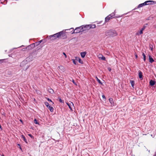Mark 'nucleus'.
Instances as JSON below:
<instances>
[{"instance_id":"30","label":"nucleus","mask_w":156,"mask_h":156,"mask_svg":"<svg viewBox=\"0 0 156 156\" xmlns=\"http://www.w3.org/2000/svg\"><path fill=\"white\" fill-rule=\"evenodd\" d=\"M142 55L144 57V61H145L146 60V56L144 53H143Z\"/></svg>"},{"instance_id":"5","label":"nucleus","mask_w":156,"mask_h":156,"mask_svg":"<svg viewBox=\"0 0 156 156\" xmlns=\"http://www.w3.org/2000/svg\"><path fill=\"white\" fill-rule=\"evenodd\" d=\"M56 35V37L57 38L59 37L60 36H61L62 35V36H65V37H66L65 34L64 33L63 31H61L58 33L55 34Z\"/></svg>"},{"instance_id":"17","label":"nucleus","mask_w":156,"mask_h":156,"mask_svg":"<svg viewBox=\"0 0 156 156\" xmlns=\"http://www.w3.org/2000/svg\"><path fill=\"white\" fill-rule=\"evenodd\" d=\"M72 60L73 61V63L75 65H76L77 63V61H78V59H77V57H76V59H72Z\"/></svg>"},{"instance_id":"13","label":"nucleus","mask_w":156,"mask_h":156,"mask_svg":"<svg viewBox=\"0 0 156 156\" xmlns=\"http://www.w3.org/2000/svg\"><path fill=\"white\" fill-rule=\"evenodd\" d=\"M99 57L100 58H101V60H105L106 58H105L104 57L103 55H99Z\"/></svg>"},{"instance_id":"23","label":"nucleus","mask_w":156,"mask_h":156,"mask_svg":"<svg viewBox=\"0 0 156 156\" xmlns=\"http://www.w3.org/2000/svg\"><path fill=\"white\" fill-rule=\"evenodd\" d=\"M147 24H146L144 25L143 27L141 28V30H142V31H143L147 27Z\"/></svg>"},{"instance_id":"21","label":"nucleus","mask_w":156,"mask_h":156,"mask_svg":"<svg viewBox=\"0 0 156 156\" xmlns=\"http://www.w3.org/2000/svg\"><path fill=\"white\" fill-rule=\"evenodd\" d=\"M89 26L90 28H94L96 27V25L95 24H90L89 25Z\"/></svg>"},{"instance_id":"9","label":"nucleus","mask_w":156,"mask_h":156,"mask_svg":"<svg viewBox=\"0 0 156 156\" xmlns=\"http://www.w3.org/2000/svg\"><path fill=\"white\" fill-rule=\"evenodd\" d=\"M112 17L110 16L109 15L107 17L105 18V22H107L109 21V20L111 19Z\"/></svg>"},{"instance_id":"47","label":"nucleus","mask_w":156,"mask_h":156,"mask_svg":"<svg viewBox=\"0 0 156 156\" xmlns=\"http://www.w3.org/2000/svg\"><path fill=\"white\" fill-rule=\"evenodd\" d=\"M154 27L156 28V24L154 25Z\"/></svg>"},{"instance_id":"4","label":"nucleus","mask_w":156,"mask_h":156,"mask_svg":"<svg viewBox=\"0 0 156 156\" xmlns=\"http://www.w3.org/2000/svg\"><path fill=\"white\" fill-rule=\"evenodd\" d=\"M82 27L81 26L76 28L73 31V33H77L83 31Z\"/></svg>"},{"instance_id":"25","label":"nucleus","mask_w":156,"mask_h":156,"mask_svg":"<svg viewBox=\"0 0 156 156\" xmlns=\"http://www.w3.org/2000/svg\"><path fill=\"white\" fill-rule=\"evenodd\" d=\"M77 59H78V62L80 63L81 64L83 63V62L80 58H77Z\"/></svg>"},{"instance_id":"44","label":"nucleus","mask_w":156,"mask_h":156,"mask_svg":"<svg viewBox=\"0 0 156 156\" xmlns=\"http://www.w3.org/2000/svg\"><path fill=\"white\" fill-rule=\"evenodd\" d=\"M42 40H41L39 42V43H41V42H42Z\"/></svg>"},{"instance_id":"11","label":"nucleus","mask_w":156,"mask_h":156,"mask_svg":"<svg viewBox=\"0 0 156 156\" xmlns=\"http://www.w3.org/2000/svg\"><path fill=\"white\" fill-rule=\"evenodd\" d=\"M138 73H139V76L140 79V80H142L143 79L142 72L140 70H139L138 71Z\"/></svg>"},{"instance_id":"36","label":"nucleus","mask_w":156,"mask_h":156,"mask_svg":"<svg viewBox=\"0 0 156 156\" xmlns=\"http://www.w3.org/2000/svg\"><path fill=\"white\" fill-rule=\"evenodd\" d=\"M63 54L65 56V58H66L67 57V56H66V54L65 52H63Z\"/></svg>"},{"instance_id":"16","label":"nucleus","mask_w":156,"mask_h":156,"mask_svg":"<svg viewBox=\"0 0 156 156\" xmlns=\"http://www.w3.org/2000/svg\"><path fill=\"white\" fill-rule=\"evenodd\" d=\"M155 81L152 80H151L150 81V84L151 86H153L155 84Z\"/></svg>"},{"instance_id":"26","label":"nucleus","mask_w":156,"mask_h":156,"mask_svg":"<svg viewBox=\"0 0 156 156\" xmlns=\"http://www.w3.org/2000/svg\"><path fill=\"white\" fill-rule=\"evenodd\" d=\"M130 83L132 87H133L134 86V82L133 81H130Z\"/></svg>"},{"instance_id":"22","label":"nucleus","mask_w":156,"mask_h":156,"mask_svg":"<svg viewBox=\"0 0 156 156\" xmlns=\"http://www.w3.org/2000/svg\"><path fill=\"white\" fill-rule=\"evenodd\" d=\"M48 108L50 110V111L51 112H52L53 111L54 109L52 107L49 106V107H48Z\"/></svg>"},{"instance_id":"34","label":"nucleus","mask_w":156,"mask_h":156,"mask_svg":"<svg viewBox=\"0 0 156 156\" xmlns=\"http://www.w3.org/2000/svg\"><path fill=\"white\" fill-rule=\"evenodd\" d=\"M59 101L61 102V103H63V101H62V99H61V98H60L59 99Z\"/></svg>"},{"instance_id":"35","label":"nucleus","mask_w":156,"mask_h":156,"mask_svg":"<svg viewBox=\"0 0 156 156\" xmlns=\"http://www.w3.org/2000/svg\"><path fill=\"white\" fill-rule=\"evenodd\" d=\"M72 82H73V83L75 84V85H76V83H75V82L74 80H72Z\"/></svg>"},{"instance_id":"24","label":"nucleus","mask_w":156,"mask_h":156,"mask_svg":"<svg viewBox=\"0 0 156 156\" xmlns=\"http://www.w3.org/2000/svg\"><path fill=\"white\" fill-rule=\"evenodd\" d=\"M95 78L97 80L98 82V83L102 85V83L101 82L99 79H98V77L97 76H96Z\"/></svg>"},{"instance_id":"38","label":"nucleus","mask_w":156,"mask_h":156,"mask_svg":"<svg viewBox=\"0 0 156 156\" xmlns=\"http://www.w3.org/2000/svg\"><path fill=\"white\" fill-rule=\"evenodd\" d=\"M28 135H29V136H30V137H33V136H32V135H31V134H29Z\"/></svg>"},{"instance_id":"51","label":"nucleus","mask_w":156,"mask_h":156,"mask_svg":"<svg viewBox=\"0 0 156 156\" xmlns=\"http://www.w3.org/2000/svg\"><path fill=\"white\" fill-rule=\"evenodd\" d=\"M2 156H4V155H2Z\"/></svg>"},{"instance_id":"6","label":"nucleus","mask_w":156,"mask_h":156,"mask_svg":"<svg viewBox=\"0 0 156 156\" xmlns=\"http://www.w3.org/2000/svg\"><path fill=\"white\" fill-rule=\"evenodd\" d=\"M81 27L83 28H82V29L83 30V31H85L86 30H88L90 29V27H89V25H82L81 26Z\"/></svg>"},{"instance_id":"12","label":"nucleus","mask_w":156,"mask_h":156,"mask_svg":"<svg viewBox=\"0 0 156 156\" xmlns=\"http://www.w3.org/2000/svg\"><path fill=\"white\" fill-rule=\"evenodd\" d=\"M143 33V31L141 30L140 31H139L136 34V35L139 36L140 35L142 34Z\"/></svg>"},{"instance_id":"18","label":"nucleus","mask_w":156,"mask_h":156,"mask_svg":"<svg viewBox=\"0 0 156 156\" xmlns=\"http://www.w3.org/2000/svg\"><path fill=\"white\" fill-rule=\"evenodd\" d=\"M7 2V0H1V3L2 4H5Z\"/></svg>"},{"instance_id":"8","label":"nucleus","mask_w":156,"mask_h":156,"mask_svg":"<svg viewBox=\"0 0 156 156\" xmlns=\"http://www.w3.org/2000/svg\"><path fill=\"white\" fill-rule=\"evenodd\" d=\"M49 37L51 40H54L56 39V38H57V37H56V34H55L53 35L50 36Z\"/></svg>"},{"instance_id":"40","label":"nucleus","mask_w":156,"mask_h":156,"mask_svg":"<svg viewBox=\"0 0 156 156\" xmlns=\"http://www.w3.org/2000/svg\"><path fill=\"white\" fill-rule=\"evenodd\" d=\"M24 63V62H22V63L21 64V66L23 65V64Z\"/></svg>"},{"instance_id":"45","label":"nucleus","mask_w":156,"mask_h":156,"mask_svg":"<svg viewBox=\"0 0 156 156\" xmlns=\"http://www.w3.org/2000/svg\"><path fill=\"white\" fill-rule=\"evenodd\" d=\"M136 58H137V55H136Z\"/></svg>"},{"instance_id":"27","label":"nucleus","mask_w":156,"mask_h":156,"mask_svg":"<svg viewBox=\"0 0 156 156\" xmlns=\"http://www.w3.org/2000/svg\"><path fill=\"white\" fill-rule=\"evenodd\" d=\"M110 16H111L112 18L114 17V16H115V12H112L111 14L109 15Z\"/></svg>"},{"instance_id":"46","label":"nucleus","mask_w":156,"mask_h":156,"mask_svg":"<svg viewBox=\"0 0 156 156\" xmlns=\"http://www.w3.org/2000/svg\"><path fill=\"white\" fill-rule=\"evenodd\" d=\"M154 156H156V152L155 153L154 155Z\"/></svg>"},{"instance_id":"50","label":"nucleus","mask_w":156,"mask_h":156,"mask_svg":"<svg viewBox=\"0 0 156 156\" xmlns=\"http://www.w3.org/2000/svg\"><path fill=\"white\" fill-rule=\"evenodd\" d=\"M152 49H153V48H151V50H152Z\"/></svg>"},{"instance_id":"43","label":"nucleus","mask_w":156,"mask_h":156,"mask_svg":"<svg viewBox=\"0 0 156 156\" xmlns=\"http://www.w3.org/2000/svg\"><path fill=\"white\" fill-rule=\"evenodd\" d=\"M28 67L29 66H27V68L26 69V70L28 68Z\"/></svg>"},{"instance_id":"10","label":"nucleus","mask_w":156,"mask_h":156,"mask_svg":"<svg viewBox=\"0 0 156 156\" xmlns=\"http://www.w3.org/2000/svg\"><path fill=\"white\" fill-rule=\"evenodd\" d=\"M34 44H32L29 45H28L27 47V48H28V49H32V48H33L34 47Z\"/></svg>"},{"instance_id":"14","label":"nucleus","mask_w":156,"mask_h":156,"mask_svg":"<svg viewBox=\"0 0 156 156\" xmlns=\"http://www.w3.org/2000/svg\"><path fill=\"white\" fill-rule=\"evenodd\" d=\"M149 62L151 63H152L154 61V60L150 55H149Z\"/></svg>"},{"instance_id":"42","label":"nucleus","mask_w":156,"mask_h":156,"mask_svg":"<svg viewBox=\"0 0 156 156\" xmlns=\"http://www.w3.org/2000/svg\"><path fill=\"white\" fill-rule=\"evenodd\" d=\"M2 60H0V62H2Z\"/></svg>"},{"instance_id":"1","label":"nucleus","mask_w":156,"mask_h":156,"mask_svg":"<svg viewBox=\"0 0 156 156\" xmlns=\"http://www.w3.org/2000/svg\"><path fill=\"white\" fill-rule=\"evenodd\" d=\"M117 33L116 30L110 29L107 30L105 32V35L108 37H113L117 36Z\"/></svg>"},{"instance_id":"3","label":"nucleus","mask_w":156,"mask_h":156,"mask_svg":"<svg viewBox=\"0 0 156 156\" xmlns=\"http://www.w3.org/2000/svg\"><path fill=\"white\" fill-rule=\"evenodd\" d=\"M36 55V54L34 52H32L30 54L29 56L26 59L27 60H32L34 58H35Z\"/></svg>"},{"instance_id":"29","label":"nucleus","mask_w":156,"mask_h":156,"mask_svg":"<svg viewBox=\"0 0 156 156\" xmlns=\"http://www.w3.org/2000/svg\"><path fill=\"white\" fill-rule=\"evenodd\" d=\"M109 102L112 104V102H113V99L112 98H110L109 99Z\"/></svg>"},{"instance_id":"31","label":"nucleus","mask_w":156,"mask_h":156,"mask_svg":"<svg viewBox=\"0 0 156 156\" xmlns=\"http://www.w3.org/2000/svg\"><path fill=\"white\" fill-rule=\"evenodd\" d=\"M34 123L36 124H38V123L37 122V121L36 119H35L34 120Z\"/></svg>"},{"instance_id":"52","label":"nucleus","mask_w":156,"mask_h":156,"mask_svg":"<svg viewBox=\"0 0 156 156\" xmlns=\"http://www.w3.org/2000/svg\"><path fill=\"white\" fill-rule=\"evenodd\" d=\"M23 46V45L21 46V47H22Z\"/></svg>"},{"instance_id":"7","label":"nucleus","mask_w":156,"mask_h":156,"mask_svg":"<svg viewBox=\"0 0 156 156\" xmlns=\"http://www.w3.org/2000/svg\"><path fill=\"white\" fill-rule=\"evenodd\" d=\"M66 104L68 106L69 108L71 110H72V107L74 106V104L72 102H70V103L66 102Z\"/></svg>"},{"instance_id":"15","label":"nucleus","mask_w":156,"mask_h":156,"mask_svg":"<svg viewBox=\"0 0 156 156\" xmlns=\"http://www.w3.org/2000/svg\"><path fill=\"white\" fill-rule=\"evenodd\" d=\"M86 54V51L82 52L80 53V55L81 57L82 58H84Z\"/></svg>"},{"instance_id":"32","label":"nucleus","mask_w":156,"mask_h":156,"mask_svg":"<svg viewBox=\"0 0 156 156\" xmlns=\"http://www.w3.org/2000/svg\"><path fill=\"white\" fill-rule=\"evenodd\" d=\"M58 68L59 69H63V67L62 66H59Z\"/></svg>"},{"instance_id":"20","label":"nucleus","mask_w":156,"mask_h":156,"mask_svg":"<svg viewBox=\"0 0 156 156\" xmlns=\"http://www.w3.org/2000/svg\"><path fill=\"white\" fill-rule=\"evenodd\" d=\"M48 91L51 94H52L54 93V90H53V89H52L51 88L48 89Z\"/></svg>"},{"instance_id":"41","label":"nucleus","mask_w":156,"mask_h":156,"mask_svg":"<svg viewBox=\"0 0 156 156\" xmlns=\"http://www.w3.org/2000/svg\"><path fill=\"white\" fill-rule=\"evenodd\" d=\"M20 122L22 123H23V122L22 121V120H21V119H20Z\"/></svg>"},{"instance_id":"2","label":"nucleus","mask_w":156,"mask_h":156,"mask_svg":"<svg viewBox=\"0 0 156 156\" xmlns=\"http://www.w3.org/2000/svg\"><path fill=\"white\" fill-rule=\"evenodd\" d=\"M156 4V2L153 1H147L144 2L140 4L137 7L138 8H139L143 7L144 6L150 4Z\"/></svg>"},{"instance_id":"19","label":"nucleus","mask_w":156,"mask_h":156,"mask_svg":"<svg viewBox=\"0 0 156 156\" xmlns=\"http://www.w3.org/2000/svg\"><path fill=\"white\" fill-rule=\"evenodd\" d=\"M21 137L25 142L27 143V140L24 135H21Z\"/></svg>"},{"instance_id":"33","label":"nucleus","mask_w":156,"mask_h":156,"mask_svg":"<svg viewBox=\"0 0 156 156\" xmlns=\"http://www.w3.org/2000/svg\"><path fill=\"white\" fill-rule=\"evenodd\" d=\"M47 100H48V101H51V102H52V103H53V104H54V103L52 102V101L51 100V99H49V98H47Z\"/></svg>"},{"instance_id":"39","label":"nucleus","mask_w":156,"mask_h":156,"mask_svg":"<svg viewBox=\"0 0 156 156\" xmlns=\"http://www.w3.org/2000/svg\"><path fill=\"white\" fill-rule=\"evenodd\" d=\"M108 70L109 71H110L111 70V69L110 68H108Z\"/></svg>"},{"instance_id":"49","label":"nucleus","mask_w":156,"mask_h":156,"mask_svg":"<svg viewBox=\"0 0 156 156\" xmlns=\"http://www.w3.org/2000/svg\"><path fill=\"white\" fill-rule=\"evenodd\" d=\"M151 2H148L147 3H151Z\"/></svg>"},{"instance_id":"37","label":"nucleus","mask_w":156,"mask_h":156,"mask_svg":"<svg viewBox=\"0 0 156 156\" xmlns=\"http://www.w3.org/2000/svg\"><path fill=\"white\" fill-rule=\"evenodd\" d=\"M102 98H104V99H106V98H105V96L104 95H103L102 96Z\"/></svg>"},{"instance_id":"48","label":"nucleus","mask_w":156,"mask_h":156,"mask_svg":"<svg viewBox=\"0 0 156 156\" xmlns=\"http://www.w3.org/2000/svg\"><path fill=\"white\" fill-rule=\"evenodd\" d=\"M18 145H19V146H20V144H18Z\"/></svg>"},{"instance_id":"28","label":"nucleus","mask_w":156,"mask_h":156,"mask_svg":"<svg viewBox=\"0 0 156 156\" xmlns=\"http://www.w3.org/2000/svg\"><path fill=\"white\" fill-rule=\"evenodd\" d=\"M44 104L45 105L47 106V107L48 108V107H49L50 105H49V104L47 102H44Z\"/></svg>"}]
</instances>
